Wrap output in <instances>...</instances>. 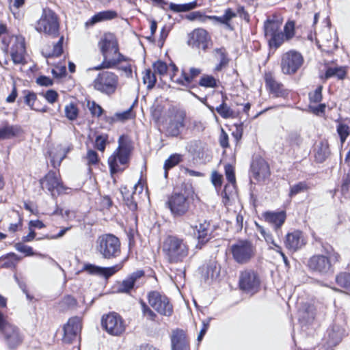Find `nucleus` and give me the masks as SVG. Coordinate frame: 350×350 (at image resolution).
Here are the masks:
<instances>
[{
    "label": "nucleus",
    "instance_id": "53",
    "mask_svg": "<svg viewBox=\"0 0 350 350\" xmlns=\"http://www.w3.org/2000/svg\"><path fill=\"white\" fill-rule=\"evenodd\" d=\"M108 140L107 135H99L95 139V147L100 151L103 152L105 149L106 144Z\"/></svg>",
    "mask_w": 350,
    "mask_h": 350
},
{
    "label": "nucleus",
    "instance_id": "5",
    "mask_svg": "<svg viewBox=\"0 0 350 350\" xmlns=\"http://www.w3.org/2000/svg\"><path fill=\"white\" fill-rule=\"evenodd\" d=\"M0 332L3 340L10 349H15L23 342V335L20 329L10 323L1 312Z\"/></svg>",
    "mask_w": 350,
    "mask_h": 350
},
{
    "label": "nucleus",
    "instance_id": "56",
    "mask_svg": "<svg viewBox=\"0 0 350 350\" xmlns=\"http://www.w3.org/2000/svg\"><path fill=\"white\" fill-rule=\"evenodd\" d=\"M40 95L51 104L56 102L59 96L57 92L53 90H49L45 92H42Z\"/></svg>",
    "mask_w": 350,
    "mask_h": 350
},
{
    "label": "nucleus",
    "instance_id": "32",
    "mask_svg": "<svg viewBox=\"0 0 350 350\" xmlns=\"http://www.w3.org/2000/svg\"><path fill=\"white\" fill-rule=\"evenodd\" d=\"M235 16L236 13H234L230 8H228L225 10L224 14L221 16H208L207 18L221 24H224L227 29L232 30V27L230 24V21Z\"/></svg>",
    "mask_w": 350,
    "mask_h": 350
},
{
    "label": "nucleus",
    "instance_id": "1",
    "mask_svg": "<svg viewBox=\"0 0 350 350\" xmlns=\"http://www.w3.org/2000/svg\"><path fill=\"white\" fill-rule=\"evenodd\" d=\"M98 46L103 60L100 65L94 67L92 70L113 68L120 63L129 60L120 53L118 42L113 33H104L98 42Z\"/></svg>",
    "mask_w": 350,
    "mask_h": 350
},
{
    "label": "nucleus",
    "instance_id": "27",
    "mask_svg": "<svg viewBox=\"0 0 350 350\" xmlns=\"http://www.w3.org/2000/svg\"><path fill=\"white\" fill-rule=\"evenodd\" d=\"M21 133V128L18 125L10 124L8 122L0 124V141L14 138Z\"/></svg>",
    "mask_w": 350,
    "mask_h": 350
},
{
    "label": "nucleus",
    "instance_id": "41",
    "mask_svg": "<svg viewBox=\"0 0 350 350\" xmlns=\"http://www.w3.org/2000/svg\"><path fill=\"white\" fill-rule=\"evenodd\" d=\"M214 53L215 57L219 60V63L215 67V70L219 71L227 65L228 59L227 58L226 49L224 47L215 49Z\"/></svg>",
    "mask_w": 350,
    "mask_h": 350
},
{
    "label": "nucleus",
    "instance_id": "42",
    "mask_svg": "<svg viewBox=\"0 0 350 350\" xmlns=\"http://www.w3.org/2000/svg\"><path fill=\"white\" fill-rule=\"evenodd\" d=\"M182 160V155L180 154H173L165 160L164 163L165 177L167 176V171L173 167L178 165Z\"/></svg>",
    "mask_w": 350,
    "mask_h": 350
},
{
    "label": "nucleus",
    "instance_id": "29",
    "mask_svg": "<svg viewBox=\"0 0 350 350\" xmlns=\"http://www.w3.org/2000/svg\"><path fill=\"white\" fill-rule=\"evenodd\" d=\"M191 228L194 230L193 233L196 235L199 243H204L210 239V224L206 221L200 223L199 226L191 224Z\"/></svg>",
    "mask_w": 350,
    "mask_h": 350
},
{
    "label": "nucleus",
    "instance_id": "6",
    "mask_svg": "<svg viewBox=\"0 0 350 350\" xmlns=\"http://www.w3.org/2000/svg\"><path fill=\"white\" fill-rule=\"evenodd\" d=\"M98 253L105 259L117 258L121 253V243L119 239L111 234H103L96 241Z\"/></svg>",
    "mask_w": 350,
    "mask_h": 350
},
{
    "label": "nucleus",
    "instance_id": "10",
    "mask_svg": "<svg viewBox=\"0 0 350 350\" xmlns=\"http://www.w3.org/2000/svg\"><path fill=\"white\" fill-rule=\"evenodd\" d=\"M36 29L55 37L59 31V22L55 13L50 9H44L42 14L37 22Z\"/></svg>",
    "mask_w": 350,
    "mask_h": 350
},
{
    "label": "nucleus",
    "instance_id": "3",
    "mask_svg": "<svg viewBox=\"0 0 350 350\" xmlns=\"http://www.w3.org/2000/svg\"><path fill=\"white\" fill-rule=\"evenodd\" d=\"M163 252L170 263L183 262L189 256V246L185 239L169 236L163 242Z\"/></svg>",
    "mask_w": 350,
    "mask_h": 350
},
{
    "label": "nucleus",
    "instance_id": "50",
    "mask_svg": "<svg viewBox=\"0 0 350 350\" xmlns=\"http://www.w3.org/2000/svg\"><path fill=\"white\" fill-rule=\"evenodd\" d=\"M337 133L340 137L341 144H344L350 134L349 126L343 123H339L337 126Z\"/></svg>",
    "mask_w": 350,
    "mask_h": 350
},
{
    "label": "nucleus",
    "instance_id": "24",
    "mask_svg": "<svg viewBox=\"0 0 350 350\" xmlns=\"http://www.w3.org/2000/svg\"><path fill=\"white\" fill-rule=\"evenodd\" d=\"M265 79L270 93L275 97L286 98L288 96V90L285 89L281 83L277 81L271 73H267Z\"/></svg>",
    "mask_w": 350,
    "mask_h": 350
},
{
    "label": "nucleus",
    "instance_id": "39",
    "mask_svg": "<svg viewBox=\"0 0 350 350\" xmlns=\"http://www.w3.org/2000/svg\"><path fill=\"white\" fill-rule=\"evenodd\" d=\"M226 96H222V103L215 108V111L225 119L233 118L234 116V111L226 103Z\"/></svg>",
    "mask_w": 350,
    "mask_h": 350
},
{
    "label": "nucleus",
    "instance_id": "43",
    "mask_svg": "<svg viewBox=\"0 0 350 350\" xmlns=\"http://www.w3.org/2000/svg\"><path fill=\"white\" fill-rule=\"evenodd\" d=\"M218 81L213 76L204 75L200 81L199 85L204 88H213L217 87Z\"/></svg>",
    "mask_w": 350,
    "mask_h": 350
},
{
    "label": "nucleus",
    "instance_id": "58",
    "mask_svg": "<svg viewBox=\"0 0 350 350\" xmlns=\"http://www.w3.org/2000/svg\"><path fill=\"white\" fill-rule=\"evenodd\" d=\"M284 40H289L294 36L295 23L293 21L287 22L284 26Z\"/></svg>",
    "mask_w": 350,
    "mask_h": 350
},
{
    "label": "nucleus",
    "instance_id": "63",
    "mask_svg": "<svg viewBox=\"0 0 350 350\" xmlns=\"http://www.w3.org/2000/svg\"><path fill=\"white\" fill-rule=\"evenodd\" d=\"M208 16H204L202 12L199 11L193 12L186 16V18L189 21L199 20L202 22H204L207 18Z\"/></svg>",
    "mask_w": 350,
    "mask_h": 350
},
{
    "label": "nucleus",
    "instance_id": "51",
    "mask_svg": "<svg viewBox=\"0 0 350 350\" xmlns=\"http://www.w3.org/2000/svg\"><path fill=\"white\" fill-rule=\"evenodd\" d=\"M141 306L143 316L148 320L155 321L157 317L155 312L144 301H141Z\"/></svg>",
    "mask_w": 350,
    "mask_h": 350
},
{
    "label": "nucleus",
    "instance_id": "15",
    "mask_svg": "<svg viewBox=\"0 0 350 350\" xmlns=\"http://www.w3.org/2000/svg\"><path fill=\"white\" fill-rule=\"evenodd\" d=\"M166 205L174 217H180L185 215L189 211L190 201L185 195L175 193L168 198Z\"/></svg>",
    "mask_w": 350,
    "mask_h": 350
},
{
    "label": "nucleus",
    "instance_id": "22",
    "mask_svg": "<svg viewBox=\"0 0 350 350\" xmlns=\"http://www.w3.org/2000/svg\"><path fill=\"white\" fill-rule=\"evenodd\" d=\"M170 340L172 350H190L189 339L183 330H172Z\"/></svg>",
    "mask_w": 350,
    "mask_h": 350
},
{
    "label": "nucleus",
    "instance_id": "57",
    "mask_svg": "<svg viewBox=\"0 0 350 350\" xmlns=\"http://www.w3.org/2000/svg\"><path fill=\"white\" fill-rule=\"evenodd\" d=\"M219 270L217 266V264L213 262L210 263L206 267V275L207 278L213 279L219 275Z\"/></svg>",
    "mask_w": 350,
    "mask_h": 350
},
{
    "label": "nucleus",
    "instance_id": "59",
    "mask_svg": "<svg viewBox=\"0 0 350 350\" xmlns=\"http://www.w3.org/2000/svg\"><path fill=\"white\" fill-rule=\"evenodd\" d=\"M153 68L154 72L159 74L160 75H164L167 71V64L161 61H157L153 64Z\"/></svg>",
    "mask_w": 350,
    "mask_h": 350
},
{
    "label": "nucleus",
    "instance_id": "38",
    "mask_svg": "<svg viewBox=\"0 0 350 350\" xmlns=\"http://www.w3.org/2000/svg\"><path fill=\"white\" fill-rule=\"evenodd\" d=\"M221 195L223 198V203L226 206L228 205L230 200L234 199L237 195L235 183L226 184Z\"/></svg>",
    "mask_w": 350,
    "mask_h": 350
},
{
    "label": "nucleus",
    "instance_id": "4",
    "mask_svg": "<svg viewBox=\"0 0 350 350\" xmlns=\"http://www.w3.org/2000/svg\"><path fill=\"white\" fill-rule=\"evenodd\" d=\"M131 152V144L124 140L123 136L118 139V147L108 159L111 174L123 171L129 161Z\"/></svg>",
    "mask_w": 350,
    "mask_h": 350
},
{
    "label": "nucleus",
    "instance_id": "54",
    "mask_svg": "<svg viewBox=\"0 0 350 350\" xmlns=\"http://www.w3.org/2000/svg\"><path fill=\"white\" fill-rule=\"evenodd\" d=\"M322 90L321 85L317 87L315 90L309 94V98L311 103H317L322 100Z\"/></svg>",
    "mask_w": 350,
    "mask_h": 350
},
{
    "label": "nucleus",
    "instance_id": "60",
    "mask_svg": "<svg viewBox=\"0 0 350 350\" xmlns=\"http://www.w3.org/2000/svg\"><path fill=\"white\" fill-rule=\"evenodd\" d=\"M287 140L291 145H299L301 142V137L299 133L293 131L288 134Z\"/></svg>",
    "mask_w": 350,
    "mask_h": 350
},
{
    "label": "nucleus",
    "instance_id": "52",
    "mask_svg": "<svg viewBox=\"0 0 350 350\" xmlns=\"http://www.w3.org/2000/svg\"><path fill=\"white\" fill-rule=\"evenodd\" d=\"M87 165H96L99 162V158L97 152L93 150H88L85 157Z\"/></svg>",
    "mask_w": 350,
    "mask_h": 350
},
{
    "label": "nucleus",
    "instance_id": "25",
    "mask_svg": "<svg viewBox=\"0 0 350 350\" xmlns=\"http://www.w3.org/2000/svg\"><path fill=\"white\" fill-rule=\"evenodd\" d=\"M264 219L266 222L271 224L276 233L279 235V229L284 223L286 214L284 211H267L262 214Z\"/></svg>",
    "mask_w": 350,
    "mask_h": 350
},
{
    "label": "nucleus",
    "instance_id": "30",
    "mask_svg": "<svg viewBox=\"0 0 350 350\" xmlns=\"http://www.w3.org/2000/svg\"><path fill=\"white\" fill-rule=\"evenodd\" d=\"M85 269L90 273L103 275L105 278H108L119 271L121 269V266L120 265H116L110 267H100L92 265H87L85 266Z\"/></svg>",
    "mask_w": 350,
    "mask_h": 350
},
{
    "label": "nucleus",
    "instance_id": "2",
    "mask_svg": "<svg viewBox=\"0 0 350 350\" xmlns=\"http://www.w3.org/2000/svg\"><path fill=\"white\" fill-rule=\"evenodd\" d=\"M324 254H314L307 261L306 266L312 272L325 275L332 271L333 264L340 260V254L331 245H323Z\"/></svg>",
    "mask_w": 350,
    "mask_h": 350
},
{
    "label": "nucleus",
    "instance_id": "28",
    "mask_svg": "<svg viewBox=\"0 0 350 350\" xmlns=\"http://www.w3.org/2000/svg\"><path fill=\"white\" fill-rule=\"evenodd\" d=\"M70 146L57 145L50 152L51 163L53 167H59L66 154L71 150Z\"/></svg>",
    "mask_w": 350,
    "mask_h": 350
},
{
    "label": "nucleus",
    "instance_id": "44",
    "mask_svg": "<svg viewBox=\"0 0 350 350\" xmlns=\"http://www.w3.org/2000/svg\"><path fill=\"white\" fill-rule=\"evenodd\" d=\"M64 37L62 36L59 40L54 44L53 48L51 51L46 53V57H59L63 53V44H64Z\"/></svg>",
    "mask_w": 350,
    "mask_h": 350
},
{
    "label": "nucleus",
    "instance_id": "62",
    "mask_svg": "<svg viewBox=\"0 0 350 350\" xmlns=\"http://www.w3.org/2000/svg\"><path fill=\"white\" fill-rule=\"evenodd\" d=\"M36 94L33 92H28L25 96V103L31 109H35L34 103L36 100Z\"/></svg>",
    "mask_w": 350,
    "mask_h": 350
},
{
    "label": "nucleus",
    "instance_id": "37",
    "mask_svg": "<svg viewBox=\"0 0 350 350\" xmlns=\"http://www.w3.org/2000/svg\"><path fill=\"white\" fill-rule=\"evenodd\" d=\"M343 333L339 327H333L328 331L327 345L329 347L337 345L340 342Z\"/></svg>",
    "mask_w": 350,
    "mask_h": 350
},
{
    "label": "nucleus",
    "instance_id": "47",
    "mask_svg": "<svg viewBox=\"0 0 350 350\" xmlns=\"http://www.w3.org/2000/svg\"><path fill=\"white\" fill-rule=\"evenodd\" d=\"M309 189L306 182H299L297 184L291 185L290 187L289 196L293 197L298 193L305 192Z\"/></svg>",
    "mask_w": 350,
    "mask_h": 350
},
{
    "label": "nucleus",
    "instance_id": "18",
    "mask_svg": "<svg viewBox=\"0 0 350 350\" xmlns=\"http://www.w3.org/2000/svg\"><path fill=\"white\" fill-rule=\"evenodd\" d=\"M210 40L211 38L208 33L204 29L198 28L194 29L189 34L188 44L192 47L202 49L203 51H206L208 48V43Z\"/></svg>",
    "mask_w": 350,
    "mask_h": 350
},
{
    "label": "nucleus",
    "instance_id": "46",
    "mask_svg": "<svg viewBox=\"0 0 350 350\" xmlns=\"http://www.w3.org/2000/svg\"><path fill=\"white\" fill-rule=\"evenodd\" d=\"M122 194L123 196L124 200L127 206L131 210L135 211L137 208V204L135 201V196L133 193H130L129 191H123L122 190Z\"/></svg>",
    "mask_w": 350,
    "mask_h": 350
},
{
    "label": "nucleus",
    "instance_id": "13",
    "mask_svg": "<svg viewBox=\"0 0 350 350\" xmlns=\"http://www.w3.org/2000/svg\"><path fill=\"white\" fill-rule=\"evenodd\" d=\"M304 58L301 53L290 51L284 53L281 59V70L284 75L295 74L302 66Z\"/></svg>",
    "mask_w": 350,
    "mask_h": 350
},
{
    "label": "nucleus",
    "instance_id": "17",
    "mask_svg": "<svg viewBox=\"0 0 350 350\" xmlns=\"http://www.w3.org/2000/svg\"><path fill=\"white\" fill-rule=\"evenodd\" d=\"M102 325L109 334L113 336H120L125 331V325L122 317L116 312L103 317Z\"/></svg>",
    "mask_w": 350,
    "mask_h": 350
},
{
    "label": "nucleus",
    "instance_id": "9",
    "mask_svg": "<svg viewBox=\"0 0 350 350\" xmlns=\"http://www.w3.org/2000/svg\"><path fill=\"white\" fill-rule=\"evenodd\" d=\"M0 38L1 39L3 44L2 50L5 53L8 52V46L11 40H14V44L10 51L12 61L16 64H24L25 63L24 56L25 53L24 40L19 37L10 38L8 34L3 36Z\"/></svg>",
    "mask_w": 350,
    "mask_h": 350
},
{
    "label": "nucleus",
    "instance_id": "11",
    "mask_svg": "<svg viewBox=\"0 0 350 350\" xmlns=\"http://www.w3.org/2000/svg\"><path fill=\"white\" fill-rule=\"evenodd\" d=\"M282 21L276 16L268 18L265 23V34L269 38V44L278 48L284 41V33L280 31Z\"/></svg>",
    "mask_w": 350,
    "mask_h": 350
},
{
    "label": "nucleus",
    "instance_id": "36",
    "mask_svg": "<svg viewBox=\"0 0 350 350\" xmlns=\"http://www.w3.org/2000/svg\"><path fill=\"white\" fill-rule=\"evenodd\" d=\"M346 74L347 72L345 67H329L325 72L323 79H328L331 77H336L338 79H343L345 77Z\"/></svg>",
    "mask_w": 350,
    "mask_h": 350
},
{
    "label": "nucleus",
    "instance_id": "40",
    "mask_svg": "<svg viewBox=\"0 0 350 350\" xmlns=\"http://www.w3.org/2000/svg\"><path fill=\"white\" fill-rule=\"evenodd\" d=\"M336 284L347 292H350V273L341 272L336 277Z\"/></svg>",
    "mask_w": 350,
    "mask_h": 350
},
{
    "label": "nucleus",
    "instance_id": "64",
    "mask_svg": "<svg viewBox=\"0 0 350 350\" xmlns=\"http://www.w3.org/2000/svg\"><path fill=\"white\" fill-rule=\"evenodd\" d=\"M62 304L66 308H72L76 306L77 301L73 297L68 295L63 299Z\"/></svg>",
    "mask_w": 350,
    "mask_h": 350
},
{
    "label": "nucleus",
    "instance_id": "8",
    "mask_svg": "<svg viewBox=\"0 0 350 350\" xmlns=\"http://www.w3.org/2000/svg\"><path fill=\"white\" fill-rule=\"evenodd\" d=\"M118 84V76L110 71L100 72L93 81L94 89L107 95L114 94Z\"/></svg>",
    "mask_w": 350,
    "mask_h": 350
},
{
    "label": "nucleus",
    "instance_id": "20",
    "mask_svg": "<svg viewBox=\"0 0 350 350\" xmlns=\"http://www.w3.org/2000/svg\"><path fill=\"white\" fill-rule=\"evenodd\" d=\"M185 113L176 111L171 116L169 124L166 128V133L172 137H177L185 126Z\"/></svg>",
    "mask_w": 350,
    "mask_h": 350
},
{
    "label": "nucleus",
    "instance_id": "48",
    "mask_svg": "<svg viewBox=\"0 0 350 350\" xmlns=\"http://www.w3.org/2000/svg\"><path fill=\"white\" fill-rule=\"evenodd\" d=\"M156 81L154 73L150 69L146 70L143 76V81L144 84L147 85V88L152 89L154 86Z\"/></svg>",
    "mask_w": 350,
    "mask_h": 350
},
{
    "label": "nucleus",
    "instance_id": "23",
    "mask_svg": "<svg viewBox=\"0 0 350 350\" xmlns=\"http://www.w3.org/2000/svg\"><path fill=\"white\" fill-rule=\"evenodd\" d=\"M251 170L253 177L258 181L264 180L270 175L269 166L262 159H256L252 162Z\"/></svg>",
    "mask_w": 350,
    "mask_h": 350
},
{
    "label": "nucleus",
    "instance_id": "21",
    "mask_svg": "<svg viewBox=\"0 0 350 350\" xmlns=\"http://www.w3.org/2000/svg\"><path fill=\"white\" fill-rule=\"evenodd\" d=\"M306 239L301 230H293L286 235V247L293 252L297 251L306 244Z\"/></svg>",
    "mask_w": 350,
    "mask_h": 350
},
{
    "label": "nucleus",
    "instance_id": "19",
    "mask_svg": "<svg viewBox=\"0 0 350 350\" xmlns=\"http://www.w3.org/2000/svg\"><path fill=\"white\" fill-rule=\"evenodd\" d=\"M81 329V321L80 318L75 317L70 318L64 327V338L65 342L71 343L78 336Z\"/></svg>",
    "mask_w": 350,
    "mask_h": 350
},
{
    "label": "nucleus",
    "instance_id": "26",
    "mask_svg": "<svg viewBox=\"0 0 350 350\" xmlns=\"http://www.w3.org/2000/svg\"><path fill=\"white\" fill-rule=\"evenodd\" d=\"M144 273L143 271H137L131 273L128 278L118 283L116 286V292L128 293L135 286L137 280L141 278L144 275Z\"/></svg>",
    "mask_w": 350,
    "mask_h": 350
},
{
    "label": "nucleus",
    "instance_id": "33",
    "mask_svg": "<svg viewBox=\"0 0 350 350\" xmlns=\"http://www.w3.org/2000/svg\"><path fill=\"white\" fill-rule=\"evenodd\" d=\"M329 144L327 141L320 142L315 148V159L319 163L323 162L329 155Z\"/></svg>",
    "mask_w": 350,
    "mask_h": 350
},
{
    "label": "nucleus",
    "instance_id": "61",
    "mask_svg": "<svg viewBox=\"0 0 350 350\" xmlns=\"http://www.w3.org/2000/svg\"><path fill=\"white\" fill-rule=\"evenodd\" d=\"M88 108L93 116H100L103 113L102 107L94 101L88 103Z\"/></svg>",
    "mask_w": 350,
    "mask_h": 350
},
{
    "label": "nucleus",
    "instance_id": "14",
    "mask_svg": "<svg viewBox=\"0 0 350 350\" xmlns=\"http://www.w3.org/2000/svg\"><path fill=\"white\" fill-rule=\"evenodd\" d=\"M148 304L161 315L170 317L173 313V306L169 299L157 291L148 294Z\"/></svg>",
    "mask_w": 350,
    "mask_h": 350
},
{
    "label": "nucleus",
    "instance_id": "34",
    "mask_svg": "<svg viewBox=\"0 0 350 350\" xmlns=\"http://www.w3.org/2000/svg\"><path fill=\"white\" fill-rule=\"evenodd\" d=\"M117 12L113 10H105L100 12L94 15L91 19L86 23V25H94L98 22L115 18L117 17Z\"/></svg>",
    "mask_w": 350,
    "mask_h": 350
},
{
    "label": "nucleus",
    "instance_id": "45",
    "mask_svg": "<svg viewBox=\"0 0 350 350\" xmlns=\"http://www.w3.org/2000/svg\"><path fill=\"white\" fill-rule=\"evenodd\" d=\"M64 112L66 117L72 121L77 119L79 114V109L75 104L71 103L66 105Z\"/></svg>",
    "mask_w": 350,
    "mask_h": 350
},
{
    "label": "nucleus",
    "instance_id": "12",
    "mask_svg": "<svg viewBox=\"0 0 350 350\" xmlns=\"http://www.w3.org/2000/svg\"><path fill=\"white\" fill-rule=\"evenodd\" d=\"M239 285L245 293L254 295L260 289V280L255 271L245 269L240 272Z\"/></svg>",
    "mask_w": 350,
    "mask_h": 350
},
{
    "label": "nucleus",
    "instance_id": "49",
    "mask_svg": "<svg viewBox=\"0 0 350 350\" xmlns=\"http://www.w3.org/2000/svg\"><path fill=\"white\" fill-rule=\"evenodd\" d=\"M13 217H15L17 221L14 223H11L8 227V230L10 232H15L19 230L23 226V217L18 211L12 212Z\"/></svg>",
    "mask_w": 350,
    "mask_h": 350
},
{
    "label": "nucleus",
    "instance_id": "35",
    "mask_svg": "<svg viewBox=\"0 0 350 350\" xmlns=\"http://www.w3.org/2000/svg\"><path fill=\"white\" fill-rule=\"evenodd\" d=\"M299 319L309 323L315 316V309L313 305L306 304L299 311Z\"/></svg>",
    "mask_w": 350,
    "mask_h": 350
},
{
    "label": "nucleus",
    "instance_id": "16",
    "mask_svg": "<svg viewBox=\"0 0 350 350\" xmlns=\"http://www.w3.org/2000/svg\"><path fill=\"white\" fill-rule=\"evenodd\" d=\"M40 183L42 188L47 189L52 196L64 193L67 189L63 185L59 173L56 172L49 171Z\"/></svg>",
    "mask_w": 350,
    "mask_h": 350
},
{
    "label": "nucleus",
    "instance_id": "7",
    "mask_svg": "<svg viewBox=\"0 0 350 350\" xmlns=\"http://www.w3.org/2000/svg\"><path fill=\"white\" fill-rule=\"evenodd\" d=\"M232 258L238 264L248 263L256 254V247L247 240H239L230 247Z\"/></svg>",
    "mask_w": 350,
    "mask_h": 350
},
{
    "label": "nucleus",
    "instance_id": "55",
    "mask_svg": "<svg viewBox=\"0 0 350 350\" xmlns=\"http://www.w3.org/2000/svg\"><path fill=\"white\" fill-rule=\"evenodd\" d=\"M15 249L21 253L25 254L26 256H33V252L31 247L25 245L23 243H16L14 245Z\"/></svg>",
    "mask_w": 350,
    "mask_h": 350
},
{
    "label": "nucleus",
    "instance_id": "31",
    "mask_svg": "<svg viewBox=\"0 0 350 350\" xmlns=\"http://www.w3.org/2000/svg\"><path fill=\"white\" fill-rule=\"evenodd\" d=\"M201 72L202 70L200 68H189V73L183 70L180 77H176L175 75H173L171 76V79L178 84L187 85L191 83L193 79L198 77L201 73Z\"/></svg>",
    "mask_w": 350,
    "mask_h": 350
}]
</instances>
